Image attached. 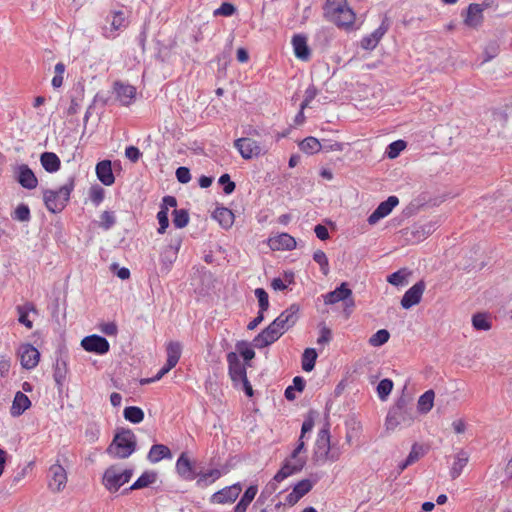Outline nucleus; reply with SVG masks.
<instances>
[{
  "instance_id": "obj_1",
  "label": "nucleus",
  "mask_w": 512,
  "mask_h": 512,
  "mask_svg": "<svg viewBox=\"0 0 512 512\" xmlns=\"http://www.w3.org/2000/svg\"><path fill=\"white\" fill-rule=\"evenodd\" d=\"M415 415L416 412L411 399L402 395L397 399L396 403L390 408L387 414L385 420L386 429L394 430L400 425L408 427L413 423Z\"/></svg>"
},
{
  "instance_id": "obj_2",
  "label": "nucleus",
  "mask_w": 512,
  "mask_h": 512,
  "mask_svg": "<svg viewBox=\"0 0 512 512\" xmlns=\"http://www.w3.org/2000/svg\"><path fill=\"white\" fill-rule=\"evenodd\" d=\"M323 16L339 28L349 29L355 21V13L347 0H325Z\"/></svg>"
},
{
  "instance_id": "obj_3",
  "label": "nucleus",
  "mask_w": 512,
  "mask_h": 512,
  "mask_svg": "<svg viewBox=\"0 0 512 512\" xmlns=\"http://www.w3.org/2000/svg\"><path fill=\"white\" fill-rule=\"evenodd\" d=\"M137 448V439L130 429L118 428L106 452L113 458L126 459Z\"/></svg>"
},
{
  "instance_id": "obj_4",
  "label": "nucleus",
  "mask_w": 512,
  "mask_h": 512,
  "mask_svg": "<svg viewBox=\"0 0 512 512\" xmlns=\"http://www.w3.org/2000/svg\"><path fill=\"white\" fill-rule=\"evenodd\" d=\"M75 187V177L71 176L67 182L57 190H43V201L47 210L51 213H60L67 206L70 195Z\"/></svg>"
},
{
  "instance_id": "obj_5",
  "label": "nucleus",
  "mask_w": 512,
  "mask_h": 512,
  "mask_svg": "<svg viewBox=\"0 0 512 512\" xmlns=\"http://www.w3.org/2000/svg\"><path fill=\"white\" fill-rule=\"evenodd\" d=\"M132 475V469L121 471L117 466L112 465L105 470L102 483L109 492H116L121 486L130 481Z\"/></svg>"
},
{
  "instance_id": "obj_6",
  "label": "nucleus",
  "mask_w": 512,
  "mask_h": 512,
  "mask_svg": "<svg viewBox=\"0 0 512 512\" xmlns=\"http://www.w3.org/2000/svg\"><path fill=\"white\" fill-rule=\"evenodd\" d=\"M323 298L326 305H333L342 301L344 304V312L347 316L350 315L355 306L352 290L348 287L346 282L341 283L335 290L323 295Z\"/></svg>"
},
{
  "instance_id": "obj_7",
  "label": "nucleus",
  "mask_w": 512,
  "mask_h": 512,
  "mask_svg": "<svg viewBox=\"0 0 512 512\" xmlns=\"http://www.w3.org/2000/svg\"><path fill=\"white\" fill-rule=\"evenodd\" d=\"M181 238H173L170 243L162 250L160 254V273L166 275L171 270L173 263L177 259V255L181 246Z\"/></svg>"
},
{
  "instance_id": "obj_8",
  "label": "nucleus",
  "mask_w": 512,
  "mask_h": 512,
  "mask_svg": "<svg viewBox=\"0 0 512 512\" xmlns=\"http://www.w3.org/2000/svg\"><path fill=\"white\" fill-rule=\"evenodd\" d=\"M298 319L299 306L297 304H292L271 323L273 326H275L276 329H279V331H282V334H284L285 331L297 323Z\"/></svg>"
},
{
  "instance_id": "obj_9",
  "label": "nucleus",
  "mask_w": 512,
  "mask_h": 512,
  "mask_svg": "<svg viewBox=\"0 0 512 512\" xmlns=\"http://www.w3.org/2000/svg\"><path fill=\"white\" fill-rule=\"evenodd\" d=\"M234 146L238 149L244 159L258 157L264 153L263 146L250 137H242L235 140Z\"/></svg>"
},
{
  "instance_id": "obj_10",
  "label": "nucleus",
  "mask_w": 512,
  "mask_h": 512,
  "mask_svg": "<svg viewBox=\"0 0 512 512\" xmlns=\"http://www.w3.org/2000/svg\"><path fill=\"white\" fill-rule=\"evenodd\" d=\"M81 346L87 352H93L99 355L106 354L110 349L108 340L100 335H89L82 339Z\"/></svg>"
},
{
  "instance_id": "obj_11",
  "label": "nucleus",
  "mask_w": 512,
  "mask_h": 512,
  "mask_svg": "<svg viewBox=\"0 0 512 512\" xmlns=\"http://www.w3.org/2000/svg\"><path fill=\"white\" fill-rule=\"evenodd\" d=\"M241 491L242 486L238 482L212 494L210 501L215 504H230L236 501Z\"/></svg>"
},
{
  "instance_id": "obj_12",
  "label": "nucleus",
  "mask_w": 512,
  "mask_h": 512,
  "mask_svg": "<svg viewBox=\"0 0 512 512\" xmlns=\"http://www.w3.org/2000/svg\"><path fill=\"white\" fill-rule=\"evenodd\" d=\"M17 182L25 189L32 190L38 185V179L32 169L27 164L18 165L15 170Z\"/></svg>"
},
{
  "instance_id": "obj_13",
  "label": "nucleus",
  "mask_w": 512,
  "mask_h": 512,
  "mask_svg": "<svg viewBox=\"0 0 512 512\" xmlns=\"http://www.w3.org/2000/svg\"><path fill=\"white\" fill-rule=\"evenodd\" d=\"M399 199L396 196H389L385 201L381 202L377 208L371 213L367 221L370 225H375L382 218L389 215L398 205Z\"/></svg>"
},
{
  "instance_id": "obj_14",
  "label": "nucleus",
  "mask_w": 512,
  "mask_h": 512,
  "mask_svg": "<svg viewBox=\"0 0 512 512\" xmlns=\"http://www.w3.org/2000/svg\"><path fill=\"white\" fill-rule=\"evenodd\" d=\"M227 362H228V373L231 380L234 383L239 382L240 380L247 377L246 373V364L242 363L236 352H229L227 354Z\"/></svg>"
},
{
  "instance_id": "obj_15",
  "label": "nucleus",
  "mask_w": 512,
  "mask_h": 512,
  "mask_svg": "<svg viewBox=\"0 0 512 512\" xmlns=\"http://www.w3.org/2000/svg\"><path fill=\"white\" fill-rule=\"evenodd\" d=\"M390 27L389 19L385 16L380 26L371 34L365 36L361 40V47L365 50H373L388 31Z\"/></svg>"
},
{
  "instance_id": "obj_16",
  "label": "nucleus",
  "mask_w": 512,
  "mask_h": 512,
  "mask_svg": "<svg viewBox=\"0 0 512 512\" xmlns=\"http://www.w3.org/2000/svg\"><path fill=\"white\" fill-rule=\"evenodd\" d=\"M177 474L186 481L198 479V473L186 452H182L176 461Z\"/></svg>"
},
{
  "instance_id": "obj_17",
  "label": "nucleus",
  "mask_w": 512,
  "mask_h": 512,
  "mask_svg": "<svg viewBox=\"0 0 512 512\" xmlns=\"http://www.w3.org/2000/svg\"><path fill=\"white\" fill-rule=\"evenodd\" d=\"M425 287V282L423 280L416 282L404 293L401 299V306L404 309H410L412 306L418 304L421 301Z\"/></svg>"
},
{
  "instance_id": "obj_18",
  "label": "nucleus",
  "mask_w": 512,
  "mask_h": 512,
  "mask_svg": "<svg viewBox=\"0 0 512 512\" xmlns=\"http://www.w3.org/2000/svg\"><path fill=\"white\" fill-rule=\"evenodd\" d=\"M21 365L25 369H33L39 362L40 353L31 344L22 345L19 351Z\"/></svg>"
},
{
  "instance_id": "obj_19",
  "label": "nucleus",
  "mask_w": 512,
  "mask_h": 512,
  "mask_svg": "<svg viewBox=\"0 0 512 512\" xmlns=\"http://www.w3.org/2000/svg\"><path fill=\"white\" fill-rule=\"evenodd\" d=\"M49 473L51 476V479L49 480V488L54 492L61 491L67 482L65 469L59 464H54L50 467Z\"/></svg>"
},
{
  "instance_id": "obj_20",
  "label": "nucleus",
  "mask_w": 512,
  "mask_h": 512,
  "mask_svg": "<svg viewBox=\"0 0 512 512\" xmlns=\"http://www.w3.org/2000/svg\"><path fill=\"white\" fill-rule=\"evenodd\" d=\"M114 91L116 93L117 99L124 106L131 104L136 96V88L134 86L124 84L120 81H116L114 83Z\"/></svg>"
},
{
  "instance_id": "obj_21",
  "label": "nucleus",
  "mask_w": 512,
  "mask_h": 512,
  "mask_svg": "<svg viewBox=\"0 0 512 512\" xmlns=\"http://www.w3.org/2000/svg\"><path fill=\"white\" fill-rule=\"evenodd\" d=\"M95 172L98 180L105 186H111L115 182L112 171V162L110 160H102L97 163Z\"/></svg>"
},
{
  "instance_id": "obj_22",
  "label": "nucleus",
  "mask_w": 512,
  "mask_h": 512,
  "mask_svg": "<svg viewBox=\"0 0 512 512\" xmlns=\"http://www.w3.org/2000/svg\"><path fill=\"white\" fill-rule=\"evenodd\" d=\"M330 452V433L328 424L319 431L316 440L315 454L321 458H328Z\"/></svg>"
},
{
  "instance_id": "obj_23",
  "label": "nucleus",
  "mask_w": 512,
  "mask_h": 512,
  "mask_svg": "<svg viewBox=\"0 0 512 512\" xmlns=\"http://www.w3.org/2000/svg\"><path fill=\"white\" fill-rule=\"evenodd\" d=\"M127 25L125 15L122 11H114L111 13L110 27L103 28V35L106 38H114L118 30L125 28Z\"/></svg>"
},
{
  "instance_id": "obj_24",
  "label": "nucleus",
  "mask_w": 512,
  "mask_h": 512,
  "mask_svg": "<svg viewBox=\"0 0 512 512\" xmlns=\"http://www.w3.org/2000/svg\"><path fill=\"white\" fill-rule=\"evenodd\" d=\"M292 45L295 56L298 59L307 61L310 58V48L307 44V37L303 34H296L292 38Z\"/></svg>"
},
{
  "instance_id": "obj_25",
  "label": "nucleus",
  "mask_w": 512,
  "mask_h": 512,
  "mask_svg": "<svg viewBox=\"0 0 512 512\" xmlns=\"http://www.w3.org/2000/svg\"><path fill=\"white\" fill-rule=\"evenodd\" d=\"M270 247L273 250H292L296 247V240L288 233H281L280 235L269 240Z\"/></svg>"
},
{
  "instance_id": "obj_26",
  "label": "nucleus",
  "mask_w": 512,
  "mask_h": 512,
  "mask_svg": "<svg viewBox=\"0 0 512 512\" xmlns=\"http://www.w3.org/2000/svg\"><path fill=\"white\" fill-rule=\"evenodd\" d=\"M31 406V401L26 394L21 391L16 392L11 406V415L14 417L22 415Z\"/></svg>"
},
{
  "instance_id": "obj_27",
  "label": "nucleus",
  "mask_w": 512,
  "mask_h": 512,
  "mask_svg": "<svg viewBox=\"0 0 512 512\" xmlns=\"http://www.w3.org/2000/svg\"><path fill=\"white\" fill-rule=\"evenodd\" d=\"M483 5L472 3L467 8L464 23L469 27H477L483 20Z\"/></svg>"
},
{
  "instance_id": "obj_28",
  "label": "nucleus",
  "mask_w": 512,
  "mask_h": 512,
  "mask_svg": "<svg viewBox=\"0 0 512 512\" xmlns=\"http://www.w3.org/2000/svg\"><path fill=\"white\" fill-rule=\"evenodd\" d=\"M40 163L48 173L57 172L61 166L60 158L53 152H43L40 155Z\"/></svg>"
},
{
  "instance_id": "obj_29",
  "label": "nucleus",
  "mask_w": 512,
  "mask_h": 512,
  "mask_svg": "<svg viewBox=\"0 0 512 512\" xmlns=\"http://www.w3.org/2000/svg\"><path fill=\"white\" fill-rule=\"evenodd\" d=\"M18 313V321L26 328L31 329L33 327V322L28 318L30 312L37 314V310L35 305L32 302H26L23 305H18L16 307Z\"/></svg>"
},
{
  "instance_id": "obj_30",
  "label": "nucleus",
  "mask_w": 512,
  "mask_h": 512,
  "mask_svg": "<svg viewBox=\"0 0 512 512\" xmlns=\"http://www.w3.org/2000/svg\"><path fill=\"white\" fill-rule=\"evenodd\" d=\"M213 218L218 221L224 229H229L234 222V214L226 207H218L213 212Z\"/></svg>"
},
{
  "instance_id": "obj_31",
  "label": "nucleus",
  "mask_w": 512,
  "mask_h": 512,
  "mask_svg": "<svg viewBox=\"0 0 512 512\" xmlns=\"http://www.w3.org/2000/svg\"><path fill=\"white\" fill-rule=\"evenodd\" d=\"M147 458L151 463H157L164 458L171 459L172 453L166 445L154 444L150 448Z\"/></svg>"
},
{
  "instance_id": "obj_32",
  "label": "nucleus",
  "mask_w": 512,
  "mask_h": 512,
  "mask_svg": "<svg viewBox=\"0 0 512 512\" xmlns=\"http://www.w3.org/2000/svg\"><path fill=\"white\" fill-rule=\"evenodd\" d=\"M469 461V455L466 451L461 450L455 456V461L452 465L450 475L452 479H456L460 476L463 471V468L467 465Z\"/></svg>"
},
{
  "instance_id": "obj_33",
  "label": "nucleus",
  "mask_w": 512,
  "mask_h": 512,
  "mask_svg": "<svg viewBox=\"0 0 512 512\" xmlns=\"http://www.w3.org/2000/svg\"><path fill=\"white\" fill-rule=\"evenodd\" d=\"M221 477V471L219 469H211L207 472L198 473V479L196 485L200 488L207 487L208 485L215 482Z\"/></svg>"
},
{
  "instance_id": "obj_34",
  "label": "nucleus",
  "mask_w": 512,
  "mask_h": 512,
  "mask_svg": "<svg viewBox=\"0 0 512 512\" xmlns=\"http://www.w3.org/2000/svg\"><path fill=\"white\" fill-rule=\"evenodd\" d=\"M301 471V464L291 465L290 460H285L280 470L275 474V481H283L287 477L296 474Z\"/></svg>"
},
{
  "instance_id": "obj_35",
  "label": "nucleus",
  "mask_w": 512,
  "mask_h": 512,
  "mask_svg": "<svg viewBox=\"0 0 512 512\" xmlns=\"http://www.w3.org/2000/svg\"><path fill=\"white\" fill-rule=\"evenodd\" d=\"M181 344L179 342H170L167 345V363L168 367H175L181 357Z\"/></svg>"
},
{
  "instance_id": "obj_36",
  "label": "nucleus",
  "mask_w": 512,
  "mask_h": 512,
  "mask_svg": "<svg viewBox=\"0 0 512 512\" xmlns=\"http://www.w3.org/2000/svg\"><path fill=\"white\" fill-rule=\"evenodd\" d=\"M299 148L304 153L312 155L321 151L322 145L317 138L309 136L299 143Z\"/></svg>"
},
{
  "instance_id": "obj_37",
  "label": "nucleus",
  "mask_w": 512,
  "mask_h": 512,
  "mask_svg": "<svg viewBox=\"0 0 512 512\" xmlns=\"http://www.w3.org/2000/svg\"><path fill=\"white\" fill-rule=\"evenodd\" d=\"M53 368H54L53 378L56 382V385L60 388L63 385L66 375H67L66 361L58 358L56 360Z\"/></svg>"
},
{
  "instance_id": "obj_38",
  "label": "nucleus",
  "mask_w": 512,
  "mask_h": 512,
  "mask_svg": "<svg viewBox=\"0 0 512 512\" xmlns=\"http://www.w3.org/2000/svg\"><path fill=\"white\" fill-rule=\"evenodd\" d=\"M472 325L474 329L480 331H488L492 327L490 317L486 313H476L472 316Z\"/></svg>"
},
{
  "instance_id": "obj_39",
  "label": "nucleus",
  "mask_w": 512,
  "mask_h": 512,
  "mask_svg": "<svg viewBox=\"0 0 512 512\" xmlns=\"http://www.w3.org/2000/svg\"><path fill=\"white\" fill-rule=\"evenodd\" d=\"M123 416L127 421L138 424L143 421L144 412L140 407L128 406L124 409Z\"/></svg>"
},
{
  "instance_id": "obj_40",
  "label": "nucleus",
  "mask_w": 512,
  "mask_h": 512,
  "mask_svg": "<svg viewBox=\"0 0 512 512\" xmlns=\"http://www.w3.org/2000/svg\"><path fill=\"white\" fill-rule=\"evenodd\" d=\"M236 351L243 357L247 366H250V361L255 357V351L250 347L247 341H238L235 345Z\"/></svg>"
},
{
  "instance_id": "obj_41",
  "label": "nucleus",
  "mask_w": 512,
  "mask_h": 512,
  "mask_svg": "<svg viewBox=\"0 0 512 512\" xmlns=\"http://www.w3.org/2000/svg\"><path fill=\"white\" fill-rule=\"evenodd\" d=\"M434 397H435V393L433 390H427L426 392H424L419 397V400H418L419 411L422 413H428L433 407Z\"/></svg>"
},
{
  "instance_id": "obj_42",
  "label": "nucleus",
  "mask_w": 512,
  "mask_h": 512,
  "mask_svg": "<svg viewBox=\"0 0 512 512\" xmlns=\"http://www.w3.org/2000/svg\"><path fill=\"white\" fill-rule=\"evenodd\" d=\"M317 359V352L314 348H306L302 355V369L310 372L314 369Z\"/></svg>"
},
{
  "instance_id": "obj_43",
  "label": "nucleus",
  "mask_w": 512,
  "mask_h": 512,
  "mask_svg": "<svg viewBox=\"0 0 512 512\" xmlns=\"http://www.w3.org/2000/svg\"><path fill=\"white\" fill-rule=\"evenodd\" d=\"M157 480V473L153 471L144 472L133 484L132 488L142 489L155 483Z\"/></svg>"
},
{
  "instance_id": "obj_44",
  "label": "nucleus",
  "mask_w": 512,
  "mask_h": 512,
  "mask_svg": "<svg viewBox=\"0 0 512 512\" xmlns=\"http://www.w3.org/2000/svg\"><path fill=\"white\" fill-rule=\"evenodd\" d=\"M173 224L176 228H184L189 222V213L186 209H174L173 213Z\"/></svg>"
},
{
  "instance_id": "obj_45",
  "label": "nucleus",
  "mask_w": 512,
  "mask_h": 512,
  "mask_svg": "<svg viewBox=\"0 0 512 512\" xmlns=\"http://www.w3.org/2000/svg\"><path fill=\"white\" fill-rule=\"evenodd\" d=\"M11 216L14 220L28 222L31 218L30 208L27 204L21 203L16 207Z\"/></svg>"
},
{
  "instance_id": "obj_46",
  "label": "nucleus",
  "mask_w": 512,
  "mask_h": 512,
  "mask_svg": "<svg viewBox=\"0 0 512 512\" xmlns=\"http://www.w3.org/2000/svg\"><path fill=\"white\" fill-rule=\"evenodd\" d=\"M405 148L406 142L404 140H396L388 145L385 153L389 159H395Z\"/></svg>"
},
{
  "instance_id": "obj_47",
  "label": "nucleus",
  "mask_w": 512,
  "mask_h": 512,
  "mask_svg": "<svg viewBox=\"0 0 512 512\" xmlns=\"http://www.w3.org/2000/svg\"><path fill=\"white\" fill-rule=\"evenodd\" d=\"M389 338V331L386 329H380L370 337L369 344L374 347H379L388 342Z\"/></svg>"
},
{
  "instance_id": "obj_48",
  "label": "nucleus",
  "mask_w": 512,
  "mask_h": 512,
  "mask_svg": "<svg viewBox=\"0 0 512 512\" xmlns=\"http://www.w3.org/2000/svg\"><path fill=\"white\" fill-rule=\"evenodd\" d=\"M393 389V381L391 379L385 378L382 379L377 385V394L378 397L384 401L390 395Z\"/></svg>"
},
{
  "instance_id": "obj_49",
  "label": "nucleus",
  "mask_w": 512,
  "mask_h": 512,
  "mask_svg": "<svg viewBox=\"0 0 512 512\" xmlns=\"http://www.w3.org/2000/svg\"><path fill=\"white\" fill-rule=\"evenodd\" d=\"M313 260L320 266L322 273L327 276L330 270L326 254L322 250H317L313 254Z\"/></svg>"
},
{
  "instance_id": "obj_50",
  "label": "nucleus",
  "mask_w": 512,
  "mask_h": 512,
  "mask_svg": "<svg viewBox=\"0 0 512 512\" xmlns=\"http://www.w3.org/2000/svg\"><path fill=\"white\" fill-rule=\"evenodd\" d=\"M313 488V483L311 480L309 479H303L299 482H297L294 487H293V491L296 495L299 496V498H302L303 496H305L307 493H309L311 491V489Z\"/></svg>"
},
{
  "instance_id": "obj_51",
  "label": "nucleus",
  "mask_w": 512,
  "mask_h": 512,
  "mask_svg": "<svg viewBox=\"0 0 512 512\" xmlns=\"http://www.w3.org/2000/svg\"><path fill=\"white\" fill-rule=\"evenodd\" d=\"M255 296L259 303V312H265L269 308V296L263 288H257L254 291Z\"/></svg>"
},
{
  "instance_id": "obj_52",
  "label": "nucleus",
  "mask_w": 512,
  "mask_h": 512,
  "mask_svg": "<svg viewBox=\"0 0 512 512\" xmlns=\"http://www.w3.org/2000/svg\"><path fill=\"white\" fill-rule=\"evenodd\" d=\"M157 220L159 222L158 233L163 234L169 226L168 209L166 207H160Z\"/></svg>"
},
{
  "instance_id": "obj_53",
  "label": "nucleus",
  "mask_w": 512,
  "mask_h": 512,
  "mask_svg": "<svg viewBox=\"0 0 512 512\" xmlns=\"http://www.w3.org/2000/svg\"><path fill=\"white\" fill-rule=\"evenodd\" d=\"M100 218H101V222H100L99 226L101 228H103L104 230L111 229L116 223V218H115L114 212H112V211H104L101 214Z\"/></svg>"
},
{
  "instance_id": "obj_54",
  "label": "nucleus",
  "mask_w": 512,
  "mask_h": 512,
  "mask_svg": "<svg viewBox=\"0 0 512 512\" xmlns=\"http://www.w3.org/2000/svg\"><path fill=\"white\" fill-rule=\"evenodd\" d=\"M407 275L408 274L405 273V270H398L390 274L387 278V281L394 286H402L407 283Z\"/></svg>"
},
{
  "instance_id": "obj_55",
  "label": "nucleus",
  "mask_w": 512,
  "mask_h": 512,
  "mask_svg": "<svg viewBox=\"0 0 512 512\" xmlns=\"http://www.w3.org/2000/svg\"><path fill=\"white\" fill-rule=\"evenodd\" d=\"M425 451L422 445H419L418 443H414L412 445L411 451L409 455L407 456L408 462L411 464H414L416 461H418L422 456H424Z\"/></svg>"
},
{
  "instance_id": "obj_56",
  "label": "nucleus",
  "mask_w": 512,
  "mask_h": 512,
  "mask_svg": "<svg viewBox=\"0 0 512 512\" xmlns=\"http://www.w3.org/2000/svg\"><path fill=\"white\" fill-rule=\"evenodd\" d=\"M105 191L99 185L92 186L89 192L91 201L98 206L104 199Z\"/></svg>"
},
{
  "instance_id": "obj_57",
  "label": "nucleus",
  "mask_w": 512,
  "mask_h": 512,
  "mask_svg": "<svg viewBox=\"0 0 512 512\" xmlns=\"http://www.w3.org/2000/svg\"><path fill=\"white\" fill-rule=\"evenodd\" d=\"M218 183L223 186V191L227 195L233 193L236 187L235 183L231 180L230 175L226 173L220 176Z\"/></svg>"
},
{
  "instance_id": "obj_58",
  "label": "nucleus",
  "mask_w": 512,
  "mask_h": 512,
  "mask_svg": "<svg viewBox=\"0 0 512 512\" xmlns=\"http://www.w3.org/2000/svg\"><path fill=\"white\" fill-rule=\"evenodd\" d=\"M236 11V7L231 4V3H228V2H224L221 4V6L216 9L214 11V15L218 16V15H221V16H226V17H229V16H232Z\"/></svg>"
},
{
  "instance_id": "obj_59",
  "label": "nucleus",
  "mask_w": 512,
  "mask_h": 512,
  "mask_svg": "<svg viewBox=\"0 0 512 512\" xmlns=\"http://www.w3.org/2000/svg\"><path fill=\"white\" fill-rule=\"evenodd\" d=\"M262 332L267 336L271 343H274L283 335L282 331L276 329L272 323H270L265 329H263Z\"/></svg>"
},
{
  "instance_id": "obj_60",
  "label": "nucleus",
  "mask_w": 512,
  "mask_h": 512,
  "mask_svg": "<svg viewBox=\"0 0 512 512\" xmlns=\"http://www.w3.org/2000/svg\"><path fill=\"white\" fill-rule=\"evenodd\" d=\"M176 178L178 182L186 184L191 180L190 170L187 167L181 166L176 169Z\"/></svg>"
},
{
  "instance_id": "obj_61",
  "label": "nucleus",
  "mask_w": 512,
  "mask_h": 512,
  "mask_svg": "<svg viewBox=\"0 0 512 512\" xmlns=\"http://www.w3.org/2000/svg\"><path fill=\"white\" fill-rule=\"evenodd\" d=\"M317 92V88L314 85H311L306 89L304 100L301 103L302 110H304L309 105V103L316 97Z\"/></svg>"
},
{
  "instance_id": "obj_62",
  "label": "nucleus",
  "mask_w": 512,
  "mask_h": 512,
  "mask_svg": "<svg viewBox=\"0 0 512 512\" xmlns=\"http://www.w3.org/2000/svg\"><path fill=\"white\" fill-rule=\"evenodd\" d=\"M271 344V341L262 331L253 339V345L258 349L265 348Z\"/></svg>"
},
{
  "instance_id": "obj_63",
  "label": "nucleus",
  "mask_w": 512,
  "mask_h": 512,
  "mask_svg": "<svg viewBox=\"0 0 512 512\" xmlns=\"http://www.w3.org/2000/svg\"><path fill=\"white\" fill-rule=\"evenodd\" d=\"M125 156L133 163H136L140 157L142 156V153L140 150L135 146H128L125 149Z\"/></svg>"
},
{
  "instance_id": "obj_64",
  "label": "nucleus",
  "mask_w": 512,
  "mask_h": 512,
  "mask_svg": "<svg viewBox=\"0 0 512 512\" xmlns=\"http://www.w3.org/2000/svg\"><path fill=\"white\" fill-rule=\"evenodd\" d=\"M257 492H258V487H257V485H250V486L245 490V492L243 493V495H242L241 499H243V500H245V501H247V502L251 503V502L254 500V498H255V496H256V494H257Z\"/></svg>"
}]
</instances>
